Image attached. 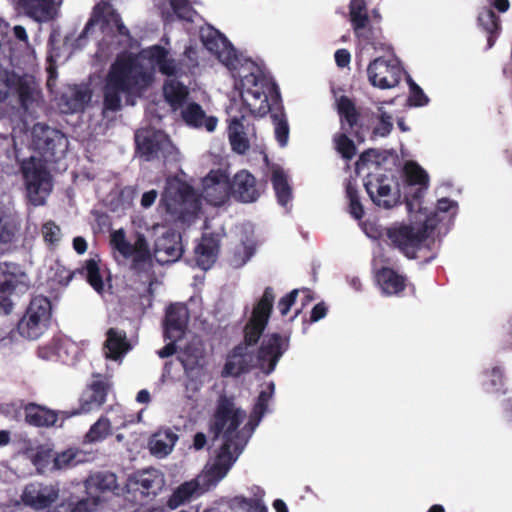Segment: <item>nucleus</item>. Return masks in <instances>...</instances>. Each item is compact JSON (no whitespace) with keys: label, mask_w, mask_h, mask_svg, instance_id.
<instances>
[{"label":"nucleus","mask_w":512,"mask_h":512,"mask_svg":"<svg viewBox=\"0 0 512 512\" xmlns=\"http://www.w3.org/2000/svg\"><path fill=\"white\" fill-rule=\"evenodd\" d=\"M181 116L188 126L198 129L203 128L209 133L214 132L218 125V118L207 115L203 108L195 102H188L182 107Z\"/></svg>","instance_id":"c85d7f7f"},{"label":"nucleus","mask_w":512,"mask_h":512,"mask_svg":"<svg viewBox=\"0 0 512 512\" xmlns=\"http://www.w3.org/2000/svg\"><path fill=\"white\" fill-rule=\"evenodd\" d=\"M408 82L410 88L408 101L410 105L415 107L425 106L429 101L428 97L425 95L423 90L411 79H409Z\"/></svg>","instance_id":"864d4df0"},{"label":"nucleus","mask_w":512,"mask_h":512,"mask_svg":"<svg viewBox=\"0 0 512 512\" xmlns=\"http://www.w3.org/2000/svg\"><path fill=\"white\" fill-rule=\"evenodd\" d=\"M177 440L178 435L172 429H160L150 439V452L158 458H164L172 452Z\"/></svg>","instance_id":"f704fd0d"},{"label":"nucleus","mask_w":512,"mask_h":512,"mask_svg":"<svg viewBox=\"0 0 512 512\" xmlns=\"http://www.w3.org/2000/svg\"><path fill=\"white\" fill-rule=\"evenodd\" d=\"M274 135L280 147H285L289 140V125L283 114H273Z\"/></svg>","instance_id":"79ce46f5"},{"label":"nucleus","mask_w":512,"mask_h":512,"mask_svg":"<svg viewBox=\"0 0 512 512\" xmlns=\"http://www.w3.org/2000/svg\"><path fill=\"white\" fill-rule=\"evenodd\" d=\"M230 194L241 202L251 203L260 197L261 190L255 177L248 171L241 170L230 181Z\"/></svg>","instance_id":"393cba45"},{"label":"nucleus","mask_w":512,"mask_h":512,"mask_svg":"<svg viewBox=\"0 0 512 512\" xmlns=\"http://www.w3.org/2000/svg\"><path fill=\"white\" fill-rule=\"evenodd\" d=\"M91 100V91L87 86H68L62 92L58 107L62 113L82 111Z\"/></svg>","instance_id":"a878e982"},{"label":"nucleus","mask_w":512,"mask_h":512,"mask_svg":"<svg viewBox=\"0 0 512 512\" xmlns=\"http://www.w3.org/2000/svg\"><path fill=\"white\" fill-rule=\"evenodd\" d=\"M99 30L102 38L98 42L95 58L105 63L116 56L111 64L103 87V114L121 109L122 99L134 105L135 99L141 97L152 85L155 71L167 76L163 86L166 102L176 111L188 103L189 89L178 78L192 74L198 66V53L194 47H187L181 59L173 57L170 50L152 45L134 55L128 53L133 39L120 15L108 1L98 2L91 13L84 29L74 42L75 49L86 46L88 39Z\"/></svg>","instance_id":"f257e3e1"},{"label":"nucleus","mask_w":512,"mask_h":512,"mask_svg":"<svg viewBox=\"0 0 512 512\" xmlns=\"http://www.w3.org/2000/svg\"><path fill=\"white\" fill-rule=\"evenodd\" d=\"M220 234L204 233L195 247V262L202 270H208L215 263L219 252Z\"/></svg>","instance_id":"cd10ccee"},{"label":"nucleus","mask_w":512,"mask_h":512,"mask_svg":"<svg viewBox=\"0 0 512 512\" xmlns=\"http://www.w3.org/2000/svg\"><path fill=\"white\" fill-rule=\"evenodd\" d=\"M337 105L342 121H345L349 127H352L356 123L357 115L351 100L342 96L339 98Z\"/></svg>","instance_id":"a18cd8bd"},{"label":"nucleus","mask_w":512,"mask_h":512,"mask_svg":"<svg viewBox=\"0 0 512 512\" xmlns=\"http://www.w3.org/2000/svg\"><path fill=\"white\" fill-rule=\"evenodd\" d=\"M362 230L367 237L371 239H378L382 236V229L379 225L372 221H365L362 223Z\"/></svg>","instance_id":"6e6d98bb"},{"label":"nucleus","mask_w":512,"mask_h":512,"mask_svg":"<svg viewBox=\"0 0 512 512\" xmlns=\"http://www.w3.org/2000/svg\"><path fill=\"white\" fill-rule=\"evenodd\" d=\"M299 292H300V290L294 289L279 301L278 307H279L280 313L283 316L287 315V313L290 311V308L293 305V303L295 302V299H296L297 295L299 294Z\"/></svg>","instance_id":"5fc2aeb1"},{"label":"nucleus","mask_w":512,"mask_h":512,"mask_svg":"<svg viewBox=\"0 0 512 512\" xmlns=\"http://www.w3.org/2000/svg\"><path fill=\"white\" fill-rule=\"evenodd\" d=\"M54 346L57 347V360L66 364H74L89 346V342L83 340L78 343L70 339H60L56 340Z\"/></svg>","instance_id":"c9c22d12"},{"label":"nucleus","mask_w":512,"mask_h":512,"mask_svg":"<svg viewBox=\"0 0 512 512\" xmlns=\"http://www.w3.org/2000/svg\"><path fill=\"white\" fill-rule=\"evenodd\" d=\"M207 443V437L204 433L198 432L194 435L193 438V448L195 450H201L205 447Z\"/></svg>","instance_id":"0e129e2a"},{"label":"nucleus","mask_w":512,"mask_h":512,"mask_svg":"<svg viewBox=\"0 0 512 512\" xmlns=\"http://www.w3.org/2000/svg\"><path fill=\"white\" fill-rule=\"evenodd\" d=\"M13 36L16 40L15 46H12L8 37L4 41V56L9 60L12 66L19 69L22 65L32 64L35 59V51L28 42L26 29L21 25H16L13 28Z\"/></svg>","instance_id":"412c9836"},{"label":"nucleus","mask_w":512,"mask_h":512,"mask_svg":"<svg viewBox=\"0 0 512 512\" xmlns=\"http://www.w3.org/2000/svg\"><path fill=\"white\" fill-rule=\"evenodd\" d=\"M177 342L178 341L170 340V343H168L165 347H163L161 350L158 351L159 357L166 358V357L173 355L179 348L176 345Z\"/></svg>","instance_id":"e2e57ef3"},{"label":"nucleus","mask_w":512,"mask_h":512,"mask_svg":"<svg viewBox=\"0 0 512 512\" xmlns=\"http://www.w3.org/2000/svg\"><path fill=\"white\" fill-rule=\"evenodd\" d=\"M83 270L88 283L93 287V289L99 294L103 293L106 285L104 281L106 271L102 270L99 267L98 262L94 259L87 260Z\"/></svg>","instance_id":"ea45409f"},{"label":"nucleus","mask_w":512,"mask_h":512,"mask_svg":"<svg viewBox=\"0 0 512 512\" xmlns=\"http://www.w3.org/2000/svg\"><path fill=\"white\" fill-rule=\"evenodd\" d=\"M51 303L44 296L34 297L17 325L18 333L27 340L39 339L48 328Z\"/></svg>","instance_id":"2eb2a0df"},{"label":"nucleus","mask_w":512,"mask_h":512,"mask_svg":"<svg viewBox=\"0 0 512 512\" xmlns=\"http://www.w3.org/2000/svg\"><path fill=\"white\" fill-rule=\"evenodd\" d=\"M255 244L252 240L248 239L237 246L231 258V264L234 267L243 266L254 254Z\"/></svg>","instance_id":"37998d69"},{"label":"nucleus","mask_w":512,"mask_h":512,"mask_svg":"<svg viewBox=\"0 0 512 512\" xmlns=\"http://www.w3.org/2000/svg\"><path fill=\"white\" fill-rule=\"evenodd\" d=\"M249 512H267L266 506L259 500L254 499L249 502Z\"/></svg>","instance_id":"338daca9"},{"label":"nucleus","mask_w":512,"mask_h":512,"mask_svg":"<svg viewBox=\"0 0 512 512\" xmlns=\"http://www.w3.org/2000/svg\"><path fill=\"white\" fill-rule=\"evenodd\" d=\"M189 320L188 309L183 304H172L166 310L164 337L168 340L180 341L185 335Z\"/></svg>","instance_id":"b1692460"},{"label":"nucleus","mask_w":512,"mask_h":512,"mask_svg":"<svg viewBox=\"0 0 512 512\" xmlns=\"http://www.w3.org/2000/svg\"><path fill=\"white\" fill-rule=\"evenodd\" d=\"M274 298L272 288L267 287L245 326V343L236 346L228 355L222 371L223 376L237 377L253 367H258L265 374L275 370L279 359L288 348L287 338L279 334L268 335L264 338L256 358L252 350L268 323Z\"/></svg>","instance_id":"423d86ee"},{"label":"nucleus","mask_w":512,"mask_h":512,"mask_svg":"<svg viewBox=\"0 0 512 512\" xmlns=\"http://www.w3.org/2000/svg\"><path fill=\"white\" fill-rule=\"evenodd\" d=\"M60 489L55 484L40 482L30 483L25 486L21 500L24 505L38 511L51 507L59 498Z\"/></svg>","instance_id":"4be33fe9"},{"label":"nucleus","mask_w":512,"mask_h":512,"mask_svg":"<svg viewBox=\"0 0 512 512\" xmlns=\"http://www.w3.org/2000/svg\"><path fill=\"white\" fill-rule=\"evenodd\" d=\"M375 278L381 293L385 296L399 295L406 286L405 278L390 268H381Z\"/></svg>","instance_id":"473e14b6"},{"label":"nucleus","mask_w":512,"mask_h":512,"mask_svg":"<svg viewBox=\"0 0 512 512\" xmlns=\"http://www.w3.org/2000/svg\"><path fill=\"white\" fill-rule=\"evenodd\" d=\"M166 211L183 222H191L201 201L191 186L178 178H168L161 198Z\"/></svg>","instance_id":"9d476101"},{"label":"nucleus","mask_w":512,"mask_h":512,"mask_svg":"<svg viewBox=\"0 0 512 512\" xmlns=\"http://www.w3.org/2000/svg\"><path fill=\"white\" fill-rule=\"evenodd\" d=\"M355 170L358 174L368 171L364 186L371 201L378 208L390 210L401 203L399 181L392 172H382L379 168L377 150L370 149L362 153L356 162Z\"/></svg>","instance_id":"0eeeda50"},{"label":"nucleus","mask_w":512,"mask_h":512,"mask_svg":"<svg viewBox=\"0 0 512 512\" xmlns=\"http://www.w3.org/2000/svg\"><path fill=\"white\" fill-rule=\"evenodd\" d=\"M349 17L359 44L362 46L374 45L377 29L371 24L365 0H350Z\"/></svg>","instance_id":"6ab92c4d"},{"label":"nucleus","mask_w":512,"mask_h":512,"mask_svg":"<svg viewBox=\"0 0 512 512\" xmlns=\"http://www.w3.org/2000/svg\"><path fill=\"white\" fill-rule=\"evenodd\" d=\"M278 96L277 87L275 86V92L268 97V103L270 104V98ZM241 98L243 105L242 109H239V104L236 100H232L230 105L227 107V113L229 115V126H228V137L232 150L238 154H244L250 147L251 141L255 138V128L247 118L245 113H250L255 116H260L249 111L244 101ZM270 109L265 113V115ZM264 116V114H263Z\"/></svg>","instance_id":"9b49d317"},{"label":"nucleus","mask_w":512,"mask_h":512,"mask_svg":"<svg viewBox=\"0 0 512 512\" xmlns=\"http://www.w3.org/2000/svg\"><path fill=\"white\" fill-rule=\"evenodd\" d=\"M73 248L78 254H83L87 250V242L83 237H75L73 239Z\"/></svg>","instance_id":"69168bd1"},{"label":"nucleus","mask_w":512,"mask_h":512,"mask_svg":"<svg viewBox=\"0 0 512 512\" xmlns=\"http://www.w3.org/2000/svg\"><path fill=\"white\" fill-rule=\"evenodd\" d=\"M479 24L490 34L499 30V19L491 8L483 9L478 16Z\"/></svg>","instance_id":"de8ad7c7"},{"label":"nucleus","mask_w":512,"mask_h":512,"mask_svg":"<svg viewBox=\"0 0 512 512\" xmlns=\"http://www.w3.org/2000/svg\"><path fill=\"white\" fill-rule=\"evenodd\" d=\"M26 423L35 427H50L56 424L58 413L47 407L29 403L24 407Z\"/></svg>","instance_id":"72a5a7b5"},{"label":"nucleus","mask_w":512,"mask_h":512,"mask_svg":"<svg viewBox=\"0 0 512 512\" xmlns=\"http://www.w3.org/2000/svg\"><path fill=\"white\" fill-rule=\"evenodd\" d=\"M132 225L134 232L129 238L123 229L110 233L114 253L128 260L132 269L144 272L152 267L153 258L164 265L181 257V238L173 229L161 224L149 226L142 217H135Z\"/></svg>","instance_id":"39448f33"},{"label":"nucleus","mask_w":512,"mask_h":512,"mask_svg":"<svg viewBox=\"0 0 512 512\" xmlns=\"http://www.w3.org/2000/svg\"><path fill=\"white\" fill-rule=\"evenodd\" d=\"M178 357L186 371L192 370L199 364L202 358V350L200 348H186L180 351Z\"/></svg>","instance_id":"49530a36"},{"label":"nucleus","mask_w":512,"mask_h":512,"mask_svg":"<svg viewBox=\"0 0 512 512\" xmlns=\"http://www.w3.org/2000/svg\"><path fill=\"white\" fill-rule=\"evenodd\" d=\"M69 38L66 37L62 44L61 31L58 27H53L48 40V60L52 64H58L65 62L70 54L71 50L68 48Z\"/></svg>","instance_id":"e433bc0d"},{"label":"nucleus","mask_w":512,"mask_h":512,"mask_svg":"<svg viewBox=\"0 0 512 512\" xmlns=\"http://www.w3.org/2000/svg\"><path fill=\"white\" fill-rule=\"evenodd\" d=\"M55 344L56 341H53L48 345L39 347L38 356L45 360H57V347L54 346Z\"/></svg>","instance_id":"4d7b16f0"},{"label":"nucleus","mask_w":512,"mask_h":512,"mask_svg":"<svg viewBox=\"0 0 512 512\" xmlns=\"http://www.w3.org/2000/svg\"><path fill=\"white\" fill-rule=\"evenodd\" d=\"M77 454L78 453L73 449H68L62 453L57 454L53 459L54 467L56 469H64L74 466L78 463V460H76Z\"/></svg>","instance_id":"603ef678"},{"label":"nucleus","mask_w":512,"mask_h":512,"mask_svg":"<svg viewBox=\"0 0 512 512\" xmlns=\"http://www.w3.org/2000/svg\"><path fill=\"white\" fill-rule=\"evenodd\" d=\"M155 2L162 15L168 20H172L175 16L187 22H194L198 16L188 0H155Z\"/></svg>","instance_id":"2f4dec72"},{"label":"nucleus","mask_w":512,"mask_h":512,"mask_svg":"<svg viewBox=\"0 0 512 512\" xmlns=\"http://www.w3.org/2000/svg\"><path fill=\"white\" fill-rule=\"evenodd\" d=\"M404 70L395 57H377L367 67L370 84L379 89H391L397 86Z\"/></svg>","instance_id":"a211bd4d"},{"label":"nucleus","mask_w":512,"mask_h":512,"mask_svg":"<svg viewBox=\"0 0 512 512\" xmlns=\"http://www.w3.org/2000/svg\"><path fill=\"white\" fill-rule=\"evenodd\" d=\"M27 201L35 206L46 204L53 189L52 177L40 159L31 156L21 164Z\"/></svg>","instance_id":"f8f14e48"},{"label":"nucleus","mask_w":512,"mask_h":512,"mask_svg":"<svg viewBox=\"0 0 512 512\" xmlns=\"http://www.w3.org/2000/svg\"><path fill=\"white\" fill-rule=\"evenodd\" d=\"M157 197H158V192L154 189L145 192L141 198V206L145 209L151 207L155 203Z\"/></svg>","instance_id":"052dcab7"},{"label":"nucleus","mask_w":512,"mask_h":512,"mask_svg":"<svg viewBox=\"0 0 512 512\" xmlns=\"http://www.w3.org/2000/svg\"><path fill=\"white\" fill-rule=\"evenodd\" d=\"M481 387L484 392L489 394H506L507 393V380L505 376V369L503 366L495 364L486 368L481 373Z\"/></svg>","instance_id":"7c9ffc66"},{"label":"nucleus","mask_w":512,"mask_h":512,"mask_svg":"<svg viewBox=\"0 0 512 512\" xmlns=\"http://www.w3.org/2000/svg\"><path fill=\"white\" fill-rule=\"evenodd\" d=\"M41 232L44 240L51 245L57 244L62 237L60 227L53 221L45 222L42 226Z\"/></svg>","instance_id":"3c124183"},{"label":"nucleus","mask_w":512,"mask_h":512,"mask_svg":"<svg viewBox=\"0 0 512 512\" xmlns=\"http://www.w3.org/2000/svg\"><path fill=\"white\" fill-rule=\"evenodd\" d=\"M204 47L229 70L234 87L252 113L263 115L269 110L268 97L275 83L262 61L238 55L229 40L211 25L200 28Z\"/></svg>","instance_id":"20e7f679"},{"label":"nucleus","mask_w":512,"mask_h":512,"mask_svg":"<svg viewBox=\"0 0 512 512\" xmlns=\"http://www.w3.org/2000/svg\"><path fill=\"white\" fill-rule=\"evenodd\" d=\"M14 96L29 114H33L39 105L40 93L34 78L26 73L9 72L0 66V118L6 112V102L10 104Z\"/></svg>","instance_id":"1a4fd4ad"},{"label":"nucleus","mask_w":512,"mask_h":512,"mask_svg":"<svg viewBox=\"0 0 512 512\" xmlns=\"http://www.w3.org/2000/svg\"><path fill=\"white\" fill-rule=\"evenodd\" d=\"M346 196L349 200V212L355 219H361L364 214V209L359 200V195L356 187L349 182L346 185Z\"/></svg>","instance_id":"c03bdc74"},{"label":"nucleus","mask_w":512,"mask_h":512,"mask_svg":"<svg viewBox=\"0 0 512 512\" xmlns=\"http://www.w3.org/2000/svg\"><path fill=\"white\" fill-rule=\"evenodd\" d=\"M274 391V382L267 383L265 389L260 392L247 423L242 427L240 426L246 418L245 411L235 405L233 398L220 395L209 430L214 437H222V444L216 450L214 458L206 464L201 475L195 480L183 483L173 492L168 500L170 508L175 509L183 505L193 496L218 484L228 474L267 413L268 403Z\"/></svg>","instance_id":"f03ea898"},{"label":"nucleus","mask_w":512,"mask_h":512,"mask_svg":"<svg viewBox=\"0 0 512 512\" xmlns=\"http://www.w3.org/2000/svg\"><path fill=\"white\" fill-rule=\"evenodd\" d=\"M85 487L89 493L98 490L100 492H112L114 495L123 496L124 498L126 494V486L120 487L116 475L107 471L91 475L85 481Z\"/></svg>","instance_id":"c756f323"},{"label":"nucleus","mask_w":512,"mask_h":512,"mask_svg":"<svg viewBox=\"0 0 512 512\" xmlns=\"http://www.w3.org/2000/svg\"><path fill=\"white\" fill-rule=\"evenodd\" d=\"M327 314V307L324 303H318L316 304L312 311L310 320L311 322H318L319 320L323 319Z\"/></svg>","instance_id":"13d9d810"},{"label":"nucleus","mask_w":512,"mask_h":512,"mask_svg":"<svg viewBox=\"0 0 512 512\" xmlns=\"http://www.w3.org/2000/svg\"><path fill=\"white\" fill-rule=\"evenodd\" d=\"M135 143L137 153L146 161L155 158L164 160H174L176 158V148L168 136L153 128H141L135 133Z\"/></svg>","instance_id":"dca6fc26"},{"label":"nucleus","mask_w":512,"mask_h":512,"mask_svg":"<svg viewBox=\"0 0 512 512\" xmlns=\"http://www.w3.org/2000/svg\"><path fill=\"white\" fill-rule=\"evenodd\" d=\"M335 145L337 151L347 160L352 159L356 154V148L353 141L344 134L335 137Z\"/></svg>","instance_id":"09e8293b"},{"label":"nucleus","mask_w":512,"mask_h":512,"mask_svg":"<svg viewBox=\"0 0 512 512\" xmlns=\"http://www.w3.org/2000/svg\"><path fill=\"white\" fill-rule=\"evenodd\" d=\"M350 53L346 49H339L335 52V61L339 67H346L350 63Z\"/></svg>","instance_id":"bf43d9fd"},{"label":"nucleus","mask_w":512,"mask_h":512,"mask_svg":"<svg viewBox=\"0 0 512 512\" xmlns=\"http://www.w3.org/2000/svg\"><path fill=\"white\" fill-rule=\"evenodd\" d=\"M30 279L20 265L0 263V314L8 315L13 309L10 300L12 294H21L28 290Z\"/></svg>","instance_id":"f3484780"},{"label":"nucleus","mask_w":512,"mask_h":512,"mask_svg":"<svg viewBox=\"0 0 512 512\" xmlns=\"http://www.w3.org/2000/svg\"><path fill=\"white\" fill-rule=\"evenodd\" d=\"M9 35V24L0 17V50L5 53L4 41Z\"/></svg>","instance_id":"680f3d73"},{"label":"nucleus","mask_w":512,"mask_h":512,"mask_svg":"<svg viewBox=\"0 0 512 512\" xmlns=\"http://www.w3.org/2000/svg\"><path fill=\"white\" fill-rule=\"evenodd\" d=\"M140 420L141 412L137 416H133L127 414L120 405L112 406L90 426L83 441L86 444L101 443L108 439L115 430L127 428Z\"/></svg>","instance_id":"ddd939ff"},{"label":"nucleus","mask_w":512,"mask_h":512,"mask_svg":"<svg viewBox=\"0 0 512 512\" xmlns=\"http://www.w3.org/2000/svg\"><path fill=\"white\" fill-rule=\"evenodd\" d=\"M165 484L163 474L149 468L131 475L126 482L125 500L132 506L144 505L162 489Z\"/></svg>","instance_id":"4468645a"},{"label":"nucleus","mask_w":512,"mask_h":512,"mask_svg":"<svg viewBox=\"0 0 512 512\" xmlns=\"http://www.w3.org/2000/svg\"><path fill=\"white\" fill-rule=\"evenodd\" d=\"M377 110L379 112V123L374 128L373 133L377 136L385 137L390 133L393 127L392 118L383 111V103L378 106Z\"/></svg>","instance_id":"8fccbe9b"},{"label":"nucleus","mask_w":512,"mask_h":512,"mask_svg":"<svg viewBox=\"0 0 512 512\" xmlns=\"http://www.w3.org/2000/svg\"><path fill=\"white\" fill-rule=\"evenodd\" d=\"M131 349L132 346L127 339L125 331L117 328H110L107 331L103 348L106 359L115 361L120 365L125 355Z\"/></svg>","instance_id":"bb28decb"},{"label":"nucleus","mask_w":512,"mask_h":512,"mask_svg":"<svg viewBox=\"0 0 512 512\" xmlns=\"http://www.w3.org/2000/svg\"><path fill=\"white\" fill-rule=\"evenodd\" d=\"M111 388L108 379L97 378L92 381L80 398V406L71 415L86 414L98 410L107 400Z\"/></svg>","instance_id":"5701e85b"},{"label":"nucleus","mask_w":512,"mask_h":512,"mask_svg":"<svg viewBox=\"0 0 512 512\" xmlns=\"http://www.w3.org/2000/svg\"><path fill=\"white\" fill-rule=\"evenodd\" d=\"M18 226L16 222L9 218H0V250H5L6 247L14 243L17 239Z\"/></svg>","instance_id":"a19ab883"},{"label":"nucleus","mask_w":512,"mask_h":512,"mask_svg":"<svg viewBox=\"0 0 512 512\" xmlns=\"http://www.w3.org/2000/svg\"><path fill=\"white\" fill-rule=\"evenodd\" d=\"M271 182L280 205L286 207L291 201L292 192L288 181V176L284 169L279 165H272Z\"/></svg>","instance_id":"4c0bfd02"},{"label":"nucleus","mask_w":512,"mask_h":512,"mask_svg":"<svg viewBox=\"0 0 512 512\" xmlns=\"http://www.w3.org/2000/svg\"><path fill=\"white\" fill-rule=\"evenodd\" d=\"M12 138L15 149L27 145L30 149L37 151L45 162L53 161L57 156L63 155L68 145L63 133L43 123L35 124L29 131L14 128Z\"/></svg>","instance_id":"6e6552de"},{"label":"nucleus","mask_w":512,"mask_h":512,"mask_svg":"<svg viewBox=\"0 0 512 512\" xmlns=\"http://www.w3.org/2000/svg\"><path fill=\"white\" fill-rule=\"evenodd\" d=\"M493 6L499 12H506L509 9V1L508 0H494Z\"/></svg>","instance_id":"774afa93"},{"label":"nucleus","mask_w":512,"mask_h":512,"mask_svg":"<svg viewBox=\"0 0 512 512\" xmlns=\"http://www.w3.org/2000/svg\"><path fill=\"white\" fill-rule=\"evenodd\" d=\"M201 196L214 206L222 205L230 196V179L222 169L211 170L202 179Z\"/></svg>","instance_id":"aec40b11"},{"label":"nucleus","mask_w":512,"mask_h":512,"mask_svg":"<svg viewBox=\"0 0 512 512\" xmlns=\"http://www.w3.org/2000/svg\"><path fill=\"white\" fill-rule=\"evenodd\" d=\"M20 448L38 470L44 469L52 457L49 449L43 446H37L36 443L30 439H23Z\"/></svg>","instance_id":"58836bf2"},{"label":"nucleus","mask_w":512,"mask_h":512,"mask_svg":"<svg viewBox=\"0 0 512 512\" xmlns=\"http://www.w3.org/2000/svg\"><path fill=\"white\" fill-rule=\"evenodd\" d=\"M404 173L410 186H418L412 199L406 196L409 222H395L386 229L391 244L407 258H415L425 241L435 242L447 234L458 212L456 201L439 199L434 211L422 206L421 197L428 188V174L415 162H407Z\"/></svg>","instance_id":"7ed1b4c3"}]
</instances>
